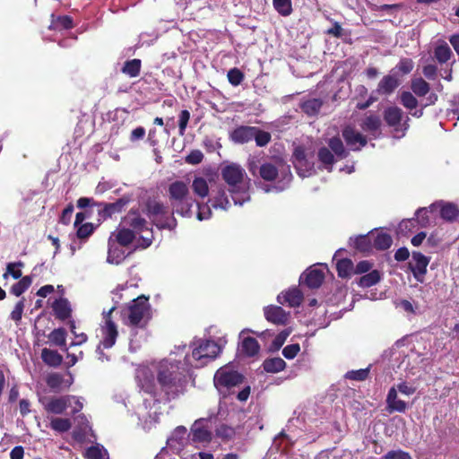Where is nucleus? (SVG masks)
I'll use <instances>...</instances> for the list:
<instances>
[{
    "label": "nucleus",
    "instance_id": "f257e3e1",
    "mask_svg": "<svg viewBox=\"0 0 459 459\" xmlns=\"http://www.w3.org/2000/svg\"><path fill=\"white\" fill-rule=\"evenodd\" d=\"M185 377L179 372L178 367L172 364H160L159 367L157 380L167 399L176 398L183 388Z\"/></svg>",
    "mask_w": 459,
    "mask_h": 459
},
{
    "label": "nucleus",
    "instance_id": "f03ea898",
    "mask_svg": "<svg viewBox=\"0 0 459 459\" xmlns=\"http://www.w3.org/2000/svg\"><path fill=\"white\" fill-rule=\"evenodd\" d=\"M145 213L159 230H173L177 221L173 213L168 215V207L156 199H149L145 204Z\"/></svg>",
    "mask_w": 459,
    "mask_h": 459
},
{
    "label": "nucleus",
    "instance_id": "7ed1b4c3",
    "mask_svg": "<svg viewBox=\"0 0 459 459\" xmlns=\"http://www.w3.org/2000/svg\"><path fill=\"white\" fill-rule=\"evenodd\" d=\"M124 223L129 227L134 233H140L148 230V236H141V247L145 249L149 247L153 241L152 229L147 228V221L143 218L137 211H129L123 219Z\"/></svg>",
    "mask_w": 459,
    "mask_h": 459
},
{
    "label": "nucleus",
    "instance_id": "20e7f679",
    "mask_svg": "<svg viewBox=\"0 0 459 459\" xmlns=\"http://www.w3.org/2000/svg\"><path fill=\"white\" fill-rule=\"evenodd\" d=\"M292 163L299 176L305 178L315 172L314 161L308 157L304 145H298L292 153Z\"/></svg>",
    "mask_w": 459,
    "mask_h": 459
},
{
    "label": "nucleus",
    "instance_id": "39448f33",
    "mask_svg": "<svg viewBox=\"0 0 459 459\" xmlns=\"http://www.w3.org/2000/svg\"><path fill=\"white\" fill-rule=\"evenodd\" d=\"M149 308L148 298L139 296L134 299L128 307V324L134 327H143L145 324H142V321Z\"/></svg>",
    "mask_w": 459,
    "mask_h": 459
},
{
    "label": "nucleus",
    "instance_id": "423d86ee",
    "mask_svg": "<svg viewBox=\"0 0 459 459\" xmlns=\"http://www.w3.org/2000/svg\"><path fill=\"white\" fill-rule=\"evenodd\" d=\"M245 176V169L236 163L226 165L221 169V178L229 185L230 191L233 193L238 192L241 189Z\"/></svg>",
    "mask_w": 459,
    "mask_h": 459
},
{
    "label": "nucleus",
    "instance_id": "0eeeda50",
    "mask_svg": "<svg viewBox=\"0 0 459 459\" xmlns=\"http://www.w3.org/2000/svg\"><path fill=\"white\" fill-rule=\"evenodd\" d=\"M115 307H111L108 311L103 312L104 324L100 327L102 341L101 344L105 349L113 347L118 336L117 326L112 320V313Z\"/></svg>",
    "mask_w": 459,
    "mask_h": 459
},
{
    "label": "nucleus",
    "instance_id": "6e6552de",
    "mask_svg": "<svg viewBox=\"0 0 459 459\" xmlns=\"http://www.w3.org/2000/svg\"><path fill=\"white\" fill-rule=\"evenodd\" d=\"M403 117V111L397 107H390L385 110L384 118L389 126L394 128V136L395 138H401L405 135V132L409 126L407 120L404 123H401Z\"/></svg>",
    "mask_w": 459,
    "mask_h": 459
},
{
    "label": "nucleus",
    "instance_id": "1a4fd4ad",
    "mask_svg": "<svg viewBox=\"0 0 459 459\" xmlns=\"http://www.w3.org/2000/svg\"><path fill=\"white\" fill-rule=\"evenodd\" d=\"M245 377L238 371L220 368L214 376V385L217 388H231L240 385L244 382Z\"/></svg>",
    "mask_w": 459,
    "mask_h": 459
},
{
    "label": "nucleus",
    "instance_id": "9d476101",
    "mask_svg": "<svg viewBox=\"0 0 459 459\" xmlns=\"http://www.w3.org/2000/svg\"><path fill=\"white\" fill-rule=\"evenodd\" d=\"M221 351V347L212 340H201L193 350L192 357L197 361L214 359Z\"/></svg>",
    "mask_w": 459,
    "mask_h": 459
},
{
    "label": "nucleus",
    "instance_id": "9b49d317",
    "mask_svg": "<svg viewBox=\"0 0 459 459\" xmlns=\"http://www.w3.org/2000/svg\"><path fill=\"white\" fill-rule=\"evenodd\" d=\"M342 136L351 151H359L368 143L367 136L357 131L354 126L348 125L343 127Z\"/></svg>",
    "mask_w": 459,
    "mask_h": 459
},
{
    "label": "nucleus",
    "instance_id": "f8f14e48",
    "mask_svg": "<svg viewBox=\"0 0 459 459\" xmlns=\"http://www.w3.org/2000/svg\"><path fill=\"white\" fill-rule=\"evenodd\" d=\"M71 395L44 397L39 399L44 410L48 413L63 414L71 403Z\"/></svg>",
    "mask_w": 459,
    "mask_h": 459
},
{
    "label": "nucleus",
    "instance_id": "ddd939ff",
    "mask_svg": "<svg viewBox=\"0 0 459 459\" xmlns=\"http://www.w3.org/2000/svg\"><path fill=\"white\" fill-rule=\"evenodd\" d=\"M131 201L132 199L129 195H123L114 203H99L98 206L102 207V209L99 211V215L103 220L109 219L113 215L125 211Z\"/></svg>",
    "mask_w": 459,
    "mask_h": 459
},
{
    "label": "nucleus",
    "instance_id": "4468645a",
    "mask_svg": "<svg viewBox=\"0 0 459 459\" xmlns=\"http://www.w3.org/2000/svg\"><path fill=\"white\" fill-rule=\"evenodd\" d=\"M206 420L204 418L198 419L191 426L189 436L191 437L192 443L210 444L212 440V431L204 426V422Z\"/></svg>",
    "mask_w": 459,
    "mask_h": 459
},
{
    "label": "nucleus",
    "instance_id": "2eb2a0df",
    "mask_svg": "<svg viewBox=\"0 0 459 459\" xmlns=\"http://www.w3.org/2000/svg\"><path fill=\"white\" fill-rule=\"evenodd\" d=\"M429 264V257L420 252L412 253L411 260L409 263V267L412 272L414 278L418 281L423 282Z\"/></svg>",
    "mask_w": 459,
    "mask_h": 459
},
{
    "label": "nucleus",
    "instance_id": "dca6fc26",
    "mask_svg": "<svg viewBox=\"0 0 459 459\" xmlns=\"http://www.w3.org/2000/svg\"><path fill=\"white\" fill-rule=\"evenodd\" d=\"M186 431L185 426H178L172 432V435L168 438L167 445L174 454H180L186 446Z\"/></svg>",
    "mask_w": 459,
    "mask_h": 459
},
{
    "label": "nucleus",
    "instance_id": "f3484780",
    "mask_svg": "<svg viewBox=\"0 0 459 459\" xmlns=\"http://www.w3.org/2000/svg\"><path fill=\"white\" fill-rule=\"evenodd\" d=\"M299 281L309 289H318L325 281V273L319 268L309 267L301 274Z\"/></svg>",
    "mask_w": 459,
    "mask_h": 459
},
{
    "label": "nucleus",
    "instance_id": "a211bd4d",
    "mask_svg": "<svg viewBox=\"0 0 459 459\" xmlns=\"http://www.w3.org/2000/svg\"><path fill=\"white\" fill-rule=\"evenodd\" d=\"M265 319L277 325H285L288 323L289 313H286L281 307L268 306L264 307Z\"/></svg>",
    "mask_w": 459,
    "mask_h": 459
},
{
    "label": "nucleus",
    "instance_id": "6ab92c4d",
    "mask_svg": "<svg viewBox=\"0 0 459 459\" xmlns=\"http://www.w3.org/2000/svg\"><path fill=\"white\" fill-rule=\"evenodd\" d=\"M69 379H65L64 376L60 373L54 372L50 373L46 377L47 385L53 391H60L63 385L69 388L74 381L73 376L70 372H67Z\"/></svg>",
    "mask_w": 459,
    "mask_h": 459
},
{
    "label": "nucleus",
    "instance_id": "aec40b11",
    "mask_svg": "<svg viewBox=\"0 0 459 459\" xmlns=\"http://www.w3.org/2000/svg\"><path fill=\"white\" fill-rule=\"evenodd\" d=\"M277 300L279 303L287 304L290 307H299L303 301V293L298 288H293L286 292L281 293Z\"/></svg>",
    "mask_w": 459,
    "mask_h": 459
},
{
    "label": "nucleus",
    "instance_id": "412c9836",
    "mask_svg": "<svg viewBox=\"0 0 459 459\" xmlns=\"http://www.w3.org/2000/svg\"><path fill=\"white\" fill-rule=\"evenodd\" d=\"M255 126H239L230 134V140L235 143L243 144L253 140Z\"/></svg>",
    "mask_w": 459,
    "mask_h": 459
},
{
    "label": "nucleus",
    "instance_id": "4be33fe9",
    "mask_svg": "<svg viewBox=\"0 0 459 459\" xmlns=\"http://www.w3.org/2000/svg\"><path fill=\"white\" fill-rule=\"evenodd\" d=\"M55 317L60 321H65L71 317L72 308L69 301L65 298L56 299L52 304Z\"/></svg>",
    "mask_w": 459,
    "mask_h": 459
},
{
    "label": "nucleus",
    "instance_id": "5701e85b",
    "mask_svg": "<svg viewBox=\"0 0 459 459\" xmlns=\"http://www.w3.org/2000/svg\"><path fill=\"white\" fill-rule=\"evenodd\" d=\"M168 194L169 202L180 201L190 195L187 185L180 180L174 181L169 186Z\"/></svg>",
    "mask_w": 459,
    "mask_h": 459
},
{
    "label": "nucleus",
    "instance_id": "b1692460",
    "mask_svg": "<svg viewBox=\"0 0 459 459\" xmlns=\"http://www.w3.org/2000/svg\"><path fill=\"white\" fill-rule=\"evenodd\" d=\"M195 200L190 196V195L183 197L180 201H172L170 204L173 208V212H176L183 217H191L192 207L194 205Z\"/></svg>",
    "mask_w": 459,
    "mask_h": 459
},
{
    "label": "nucleus",
    "instance_id": "393cba45",
    "mask_svg": "<svg viewBox=\"0 0 459 459\" xmlns=\"http://www.w3.org/2000/svg\"><path fill=\"white\" fill-rule=\"evenodd\" d=\"M66 336L67 333L64 327L56 328L47 335L52 345L60 347L65 352H67L69 349L66 345Z\"/></svg>",
    "mask_w": 459,
    "mask_h": 459
},
{
    "label": "nucleus",
    "instance_id": "a878e982",
    "mask_svg": "<svg viewBox=\"0 0 459 459\" xmlns=\"http://www.w3.org/2000/svg\"><path fill=\"white\" fill-rule=\"evenodd\" d=\"M387 410L389 412L399 411L403 412L406 410V403L398 399L396 388L392 387L389 390L386 398Z\"/></svg>",
    "mask_w": 459,
    "mask_h": 459
},
{
    "label": "nucleus",
    "instance_id": "bb28decb",
    "mask_svg": "<svg viewBox=\"0 0 459 459\" xmlns=\"http://www.w3.org/2000/svg\"><path fill=\"white\" fill-rule=\"evenodd\" d=\"M41 359L46 365L57 368L63 362V356L57 351L44 348L41 351Z\"/></svg>",
    "mask_w": 459,
    "mask_h": 459
},
{
    "label": "nucleus",
    "instance_id": "cd10ccee",
    "mask_svg": "<svg viewBox=\"0 0 459 459\" xmlns=\"http://www.w3.org/2000/svg\"><path fill=\"white\" fill-rule=\"evenodd\" d=\"M336 271L340 278H351L354 275V264L349 258H340L336 262Z\"/></svg>",
    "mask_w": 459,
    "mask_h": 459
},
{
    "label": "nucleus",
    "instance_id": "c85d7f7f",
    "mask_svg": "<svg viewBox=\"0 0 459 459\" xmlns=\"http://www.w3.org/2000/svg\"><path fill=\"white\" fill-rule=\"evenodd\" d=\"M241 352L247 357H254L258 354L260 345L254 337H245L240 345Z\"/></svg>",
    "mask_w": 459,
    "mask_h": 459
},
{
    "label": "nucleus",
    "instance_id": "c756f323",
    "mask_svg": "<svg viewBox=\"0 0 459 459\" xmlns=\"http://www.w3.org/2000/svg\"><path fill=\"white\" fill-rule=\"evenodd\" d=\"M51 25L50 29L54 30H70L74 28L73 18L69 15H59L56 16L54 13L51 14Z\"/></svg>",
    "mask_w": 459,
    "mask_h": 459
},
{
    "label": "nucleus",
    "instance_id": "7c9ffc66",
    "mask_svg": "<svg viewBox=\"0 0 459 459\" xmlns=\"http://www.w3.org/2000/svg\"><path fill=\"white\" fill-rule=\"evenodd\" d=\"M437 208H440V215L445 220L452 221L457 216L458 210L456 206L451 204L443 205L441 204H433L429 206V212H433Z\"/></svg>",
    "mask_w": 459,
    "mask_h": 459
},
{
    "label": "nucleus",
    "instance_id": "2f4dec72",
    "mask_svg": "<svg viewBox=\"0 0 459 459\" xmlns=\"http://www.w3.org/2000/svg\"><path fill=\"white\" fill-rule=\"evenodd\" d=\"M262 366L267 373H279L285 369L286 362L280 357L269 358L264 360Z\"/></svg>",
    "mask_w": 459,
    "mask_h": 459
},
{
    "label": "nucleus",
    "instance_id": "473e14b6",
    "mask_svg": "<svg viewBox=\"0 0 459 459\" xmlns=\"http://www.w3.org/2000/svg\"><path fill=\"white\" fill-rule=\"evenodd\" d=\"M142 61L138 58L126 60L122 68L121 72L132 78L137 77L141 74Z\"/></svg>",
    "mask_w": 459,
    "mask_h": 459
},
{
    "label": "nucleus",
    "instance_id": "72a5a7b5",
    "mask_svg": "<svg viewBox=\"0 0 459 459\" xmlns=\"http://www.w3.org/2000/svg\"><path fill=\"white\" fill-rule=\"evenodd\" d=\"M116 241L122 247H128L135 239V233L129 228L123 227L115 234Z\"/></svg>",
    "mask_w": 459,
    "mask_h": 459
},
{
    "label": "nucleus",
    "instance_id": "f704fd0d",
    "mask_svg": "<svg viewBox=\"0 0 459 459\" xmlns=\"http://www.w3.org/2000/svg\"><path fill=\"white\" fill-rule=\"evenodd\" d=\"M399 9L396 4H385L379 7H375V17L381 18L378 22H392L391 17Z\"/></svg>",
    "mask_w": 459,
    "mask_h": 459
},
{
    "label": "nucleus",
    "instance_id": "c9c22d12",
    "mask_svg": "<svg viewBox=\"0 0 459 459\" xmlns=\"http://www.w3.org/2000/svg\"><path fill=\"white\" fill-rule=\"evenodd\" d=\"M278 175V168L271 162H264L259 167V176L264 181H274Z\"/></svg>",
    "mask_w": 459,
    "mask_h": 459
},
{
    "label": "nucleus",
    "instance_id": "e433bc0d",
    "mask_svg": "<svg viewBox=\"0 0 459 459\" xmlns=\"http://www.w3.org/2000/svg\"><path fill=\"white\" fill-rule=\"evenodd\" d=\"M452 56V50L446 42H441L434 49V57L441 65L447 63Z\"/></svg>",
    "mask_w": 459,
    "mask_h": 459
},
{
    "label": "nucleus",
    "instance_id": "4c0bfd02",
    "mask_svg": "<svg viewBox=\"0 0 459 459\" xmlns=\"http://www.w3.org/2000/svg\"><path fill=\"white\" fill-rule=\"evenodd\" d=\"M328 146L330 148L329 150L340 160L345 159L349 155V151L345 149L342 141L337 136L332 137L329 140Z\"/></svg>",
    "mask_w": 459,
    "mask_h": 459
},
{
    "label": "nucleus",
    "instance_id": "58836bf2",
    "mask_svg": "<svg viewBox=\"0 0 459 459\" xmlns=\"http://www.w3.org/2000/svg\"><path fill=\"white\" fill-rule=\"evenodd\" d=\"M372 232L373 230H370L368 231V234L357 236L354 239V248L361 253L369 252L372 248V243L370 238V234Z\"/></svg>",
    "mask_w": 459,
    "mask_h": 459
},
{
    "label": "nucleus",
    "instance_id": "ea45409f",
    "mask_svg": "<svg viewBox=\"0 0 459 459\" xmlns=\"http://www.w3.org/2000/svg\"><path fill=\"white\" fill-rule=\"evenodd\" d=\"M393 243V239L390 234L380 230L377 231L375 228V248L380 250L388 249Z\"/></svg>",
    "mask_w": 459,
    "mask_h": 459
},
{
    "label": "nucleus",
    "instance_id": "a19ab883",
    "mask_svg": "<svg viewBox=\"0 0 459 459\" xmlns=\"http://www.w3.org/2000/svg\"><path fill=\"white\" fill-rule=\"evenodd\" d=\"M209 202L211 203L212 207L215 209L221 208L222 210H227L230 206V202L223 188H220L217 195L210 199Z\"/></svg>",
    "mask_w": 459,
    "mask_h": 459
},
{
    "label": "nucleus",
    "instance_id": "79ce46f5",
    "mask_svg": "<svg viewBox=\"0 0 459 459\" xmlns=\"http://www.w3.org/2000/svg\"><path fill=\"white\" fill-rule=\"evenodd\" d=\"M318 160L325 166L328 171H332L333 165L335 162L333 153L326 147H321L317 152Z\"/></svg>",
    "mask_w": 459,
    "mask_h": 459
},
{
    "label": "nucleus",
    "instance_id": "37998d69",
    "mask_svg": "<svg viewBox=\"0 0 459 459\" xmlns=\"http://www.w3.org/2000/svg\"><path fill=\"white\" fill-rule=\"evenodd\" d=\"M31 283L32 278L30 276H23L11 287L10 292L16 297H20L30 287Z\"/></svg>",
    "mask_w": 459,
    "mask_h": 459
},
{
    "label": "nucleus",
    "instance_id": "c03bdc74",
    "mask_svg": "<svg viewBox=\"0 0 459 459\" xmlns=\"http://www.w3.org/2000/svg\"><path fill=\"white\" fill-rule=\"evenodd\" d=\"M323 105V102L319 99H311L304 101L300 108L304 113H306L308 116H315L316 115Z\"/></svg>",
    "mask_w": 459,
    "mask_h": 459
},
{
    "label": "nucleus",
    "instance_id": "a18cd8bd",
    "mask_svg": "<svg viewBox=\"0 0 459 459\" xmlns=\"http://www.w3.org/2000/svg\"><path fill=\"white\" fill-rule=\"evenodd\" d=\"M71 427L72 422L67 418H52L50 420V428L59 433L67 432Z\"/></svg>",
    "mask_w": 459,
    "mask_h": 459
},
{
    "label": "nucleus",
    "instance_id": "49530a36",
    "mask_svg": "<svg viewBox=\"0 0 459 459\" xmlns=\"http://www.w3.org/2000/svg\"><path fill=\"white\" fill-rule=\"evenodd\" d=\"M273 5L281 16H289L293 12L291 0H273Z\"/></svg>",
    "mask_w": 459,
    "mask_h": 459
},
{
    "label": "nucleus",
    "instance_id": "de8ad7c7",
    "mask_svg": "<svg viewBox=\"0 0 459 459\" xmlns=\"http://www.w3.org/2000/svg\"><path fill=\"white\" fill-rule=\"evenodd\" d=\"M24 266V263L22 261L8 263L6 265V271L3 274L4 279H7L9 275H11L14 280H18L22 278V273L21 268Z\"/></svg>",
    "mask_w": 459,
    "mask_h": 459
},
{
    "label": "nucleus",
    "instance_id": "09e8293b",
    "mask_svg": "<svg viewBox=\"0 0 459 459\" xmlns=\"http://www.w3.org/2000/svg\"><path fill=\"white\" fill-rule=\"evenodd\" d=\"M398 85L397 79L392 76H386L379 82L377 91L380 93L388 94L394 91Z\"/></svg>",
    "mask_w": 459,
    "mask_h": 459
},
{
    "label": "nucleus",
    "instance_id": "8fccbe9b",
    "mask_svg": "<svg viewBox=\"0 0 459 459\" xmlns=\"http://www.w3.org/2000/svg\"><path fill=\"white\" fill-rule=\"evenodd\" d=\"M411 91L419 97L425 96L429 91V84L422 78H415L411 81Z\"/></svg>",
    "mask_w": 459,
    "mask_h": 459
},
{
    "label": "nucleus",
    "instance_id": "3c124183",
    "mask_svg": "<svg viewBox=\"0 0 459 459\" xmlns=\"http://www.w3.org/2000/svg\"><path fill=\"white\" fill-rule=\"evenodd\" d=\"M215 435L222 441H229L235 437L236 431L234 428L227 424H221L215 429Z\"/></svg>",
    "mask_w": 459,
    "mask_h": 459
},
{
    "label": "nucleus",
    "instance_id": "603ef678",
    "mask_svg": "<svg viewBox=\"0 0 459 459\" xmlns=\"http://www.w3.org/2000/svg\"><path fill=\"white\" fill-rule=\"evenodd\" d=\"M192 188L195 194L202 198H204L209 194L208 184L203 178H195L193 181Z\"/></svg>",
    "mask_w": 459,
    "mask_h": 459
},
{
    "label": "nucleus",
    "instance_id": "864d4df0",
    "mask_svg": "<svg viewBox=\"0 0 459 459\" xmlns=\"http://www.w3.org/2000/svg\"><path fill=\"white\" fill-rule=\"evenodd\" d=\"M253 139L255 141L257 146L264 147L270 143L272 135L269 132L264 131L255 126V131L253 132Z\"/></svg>",
    "mask_w": 459,
    "mask_h": 459
},
{
    "label": "nucleus",
    "instance_id": "5fc2aeb1",
    "mask_svg": "<svg viewBox=\"0 0 459 459\" xmlns=\"http://www.w3.org/2000/svg\"><path fill=\"white\" fill-rule=\"evenodd\" d=\"M371 365L367 367L366 368H361L358 370H351L348 371L344 377L346 379L355 380V381H363L368 377L370 372Z\"/></svg>",
    "mask_w": 459,
    "mask_h": 459
},
{
    "label": "nucleus",
    "instance_id": "6e6d98bb",
    "mask_svg": "<svg viewBox=\"0 0 459 459\" xmlns=\"http://www.w3.org/2000/svg\"><path fill=\"white\" fill-rule=\"evenodd\" d=\"M227 77L231 85L238 86L244 81L245 75L240 69L234 67L229 70Z\"/></svg>",
    "mask_w": 459,
    "mask_h": 459
},
{
    "label": "nucleus",
    "instance_id": "4d7b16f0",
    "mask_svg": "<svg viewBox=\"0 0 459 459\" xmlns=\"http://www.w3.org/2000/svg\"><path fill=\"white\" fill-rule=\"evenodd\" d=\"M25 307V299L22 298L20 299L14 306V308L10 314V318L15 322L16 325H19L22 318V313Z\"/></svg>",
    "mask_w": 459,
    "mask_h": 459
},
{
    "label": "nucleus",
    "instance_id": "13d9d810",
    "mask_svg": "<svg viewBox=\"0 0 459 459\" xmlns=\"http://www.w3.org/2000/svg\"><path fill=\"white\" fill-rule=\"evenodd\" d=\"M189 120L190 112L186 109L182 110L178 115V134L180 136L185 134Z\"/></svg>",
    "mask_w": 459,
    "mask_h": 459
},
{
    "label": "nucleus",
    "instance_id": "bf43d9fd",
    "mask_svg": "<svg viewBox=\"0 0 459 459\" xmlns=\"http://www.w3.org/2000/svg\"><path fill=\"white\" fill-rule=\"evenodd\" d=\"M290 333V331L287 329L280 332L272 342L271 350L278 351L284 344Z\"/></svg>",
    "mask_w": 459,
    "mask_h": 459
},
{
    "label": "nucleus",
    "instance_id": "052dcab7",
    "mask_svg": "<svg viewBox=\"0 0 459 459\" xmlns=\"http://www.w3.org/2000/svg\"><path fill=\"white\" fill-rule=\"evenodd\" d=\"M93 231L94 227L92 223H83L78 226L76 236L80 239H86L93 233Z\"/></svg>",
    "mask_w": 459,
    "mask_h": 459
},
{
    "label": "nucleus",
    "instance_id": "680f3d73",
    "mask_svg": "<svg viewBox=\"0 0 459 459\" xmlns=\"http://www.w3.org/2000/svg\"><path fill=\"white\" fill-rule=\"evenodd\" d=\"M402 104L410 109L415 108L418 106L417 99L409 91H404L401 95Z\"/></svg>",
    "mask_w": 459,
    "mask_h": 459
},
{
    "label": "nucleus",
    "instance_id": "e2e57ef3",
    "mask_svg": "<svg viewBox=\"0 0 459 459\" xmlns=\"http://www.w3.org/2000/svg\"><path fill=\"white\" fill-rule=\"evenodd\" d=\"M299 351L300 346L299 343L289 344L282 349V355L287 359H292L298 355Z\"/></svg>",
    "mask_w": 459,
    "mask_h": 459
},
{
    "label": "nucleus",
    "instance_id": "0e129e2a",
    "mask_svg": "<svg viewBox=\"0 0 459 459\" xmlns=\"http://www.w3.org/2000/svg\"><path fill=\"white\" fill-rule=\"evenodd\" d=\"M203 160L204 154L200 150L191 151L190 153L185 159L186 162L191 165H197L201 163Z\"/></svg>",
    "mask_w": 459,
    "mask_h": 459
},
{
    "label": "nucleus",
    "instance_id": "69168bd1",
    "mask_svg": "<svg viewBox=\"0 0 459 459\" xmlns=\"http://www.w3.org/2000/svg\"><path fill=\"white\" fill-rule=\"evenodd\" d=\"M429 210V208H420L416 211L415 215L417 216V220H415V221H418L421 227H426L427 225L429 224V219L427 214Z\"/></svg>",
    "mask_w": 459,
    "mask_h": 459
},
{
    "label": "nucleus",
    "instance_id": "338daca9",
    "mask_svg": "<svg viewBox=\"0 0 459 459\" xmlns=\"http://www.w3.org/2000/svg\"><path fill=\"white\" fill-rule=\"evenodd\" d=\"M146 132L144 127L138 126L133 129L129 134V141L131 143H135L143 140L145 137Z\"/></svg>",
    "mask_w": 459,
    "mask_h": 459
},
{
    "label": "nucleus",
    "instance_id": "774afa93",
    "mask_svg": "<svg viewBox=\"0 0 459 459\" xmlns=\"http://www.w3.org/2000/svg\"><path fill=\"white\" fill-rule=\"evenodd\" d=\"M86 459H102V451L98 446L88 447L84 455Z\"/></svg>",
    "mask_w": 459,
    "mask_h": 459
}]
</instances>
